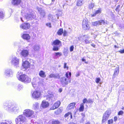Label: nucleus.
I'll list each match as a JSON object with an SVG mask.
<instances>
[{"instance_id":"35","label":"nucleus","mask_w":124,"mask_h":124,"mask_svg":"<svg viewBox=\"0 0 124 124\" xmlns=\"http://www.w3.org/2000/svg\"><path fill=\"white\" fill-rule=\"evenodd\" d=\"M83 0H78L77 2V5L78 6H80L83 4L82 2Z\"/></svg>"},{"instance_id":"19","label":"nucleus","mask_w":124,"mask_h":124,"mask_svg":"<svg viewBox=\"0 0 124 124\" xmlns=\"http://www.w3.org/2000/svg\"><path fill=\"white\" fill-rule=\"evenodd\" d=\"M119 72V68L116 67L114 73L113 75V78H115L118 75Z\"/></svg>"},{"instance_id":"8","label":"nucleus","mask_w":124,"mask_h":124,"mask_svg":"<svg viewBox=\"0 0 124 124\" xmlns=\"http://www.w3.org/2000/svg\"><path fill=\"white\" fill-rule=\"evenodd\" d=\"M108 23L106 21L101 20L95 22H92V25L94 26H96L99 25L108 24Z\"/></svg>"},{"instance_id":"15","label":"nucleus","mask_w":124,"mask_h":124,"mask_svg":"<svg viewBox=\"0 0 124 124\" xmlns=\"http://www.w3.org/2000/svg\"><path fill=\"white\" fill-rule=\"evenodd\" d=\"M68 80L66 77H63L61 78L60 79L61 82L63 85L65 86L68 84Z\"/></svg>"},{"instance_id":"39","label":"nucleus","mask_w":124,"mask_h":124,"mask_svg":"<svg viewBox=\"0 0 124 124\" xmlns=\"http://www.w3.org/2000/svg\"><path fill=\"white\" fill-rule=\"evenodd\" d=\"M34 49L35 51H37L39 49V45H36L34 47Z\"/></svg>"},{"instance_id":"58","label":"nucleus","mask_w":124,"mask_h":124,"mask_svg":"<svg viewBox=\"0 0 124 124\" xmlns=\"http://www.w3.org/2000/svg\"><path fill=\"white\" fill-rule=\"evenodd\" d=\"M117 117L116 116H115L114 117V121H116L117 120Z\"/></svg>"},{"instance_id":"46","label":"nucleus","mask_w":124,"mask_h":124,"mask_svg":"<svg viewBox=\"0 0 124 124\" xmlns=\"http://www.w3.org/2000/svg\"><path fill=\"white\" fill-rule=\"evenodd\" d=\"M83 103L85 104L86 103H88V100H87L86 98H85L84 99L83 101Z\"/></svg>"},{"instance_id":"61","label":"nucleus","mask_w":124,"mask_h":124,"mask_svg":"<svg viewBox=\"0 0 124 124\" xmlns=\"http://www.w3.org/2000/svg\"><path fill=\"white\" fill-rule=\"evenodd\" d=\"M91 45L92 46L95 47V45L93 43L92 44H91Z\"/></svg>"},{"instance_id":"28","label":"nucleus","mask_w":124,"mask_h":124,"mask_svg":"<svg viewBox=\"0 0 124 124\" xmlns=\"http://www.w3.org/2000/svg\"><path fill=\"white\" fill-rule=\"evenodd\" d=\"M22 38L27 40H29L30 38V36L28 34H23L22 36Z\"/></svg>"},{"instance_id":"33","label":"nucleus","mask_w":124,"mask_h":124,"mask_svg":"<svg viewBox=\"0 0 124 124\" xmlns=\"http://www.w3.org/2000/svg\"><path fill=\"white\" fill-rule=\"evenodd\" d=\"M4 13L2 11H0V20H2L4 17Z\"/></svg>"},{"instance_id":"6","label":"nucleus","mask_w":124,"mask_h":124,"mask_svg":"<svg viewBox=\"0 0 124 124\" xmlns=\"http://www.w3.org/2000/svg\"><path fill=\"white\" fill-rule=\"evenodd\" d=\"M12 64L15 66L18 65L19 63V59L15 56H12L11 58Z\"/></svg>"},{"instance_id":"31","label":"nucleus","mask_w":124,"mask_h":124,"mask_svg":"<svg viewBox=\"0 0 124 124\" xmlns=\"http://www.w3.org/2000/svg\"><path fill=\"white\" fill-rule=\"evenodd\" d=\"M53 55L55 56L54 58H55L56 57H57L62 55V54L61 52H60L55 53L53 54Z\"/></svg>"},{"instance_id":"17","label":"nucleus","mask_w":124,"mask_h":124,"mask_svg":"<svg viewBox=\"0 0 124 124\" xmlns=\"http://www.w3.org/2000/svg\"><path fill=\"white\" fill-rule=\"evenodd\" d=\"M90 37L87 35H84L83 38L84 41L86 44H88L91 43V41L89 40Z\"/></svg>"},{"instance_id":"57","label":"nucleus","mask_w":124,"mask_h":124,"mask_svg":"<svg viewBox=\"0 0 124 124\" xmlns=\"http://www.w3.org/2000/svg\"><path fill=\"white\" fill-rule=\"evenodd\" d=\"M88 103H91L92 102V101L91 99H89L88 100Z\"/></svg>"},{"instance_id":"7","label":"nucleus","mask_w":124,"mask_h":124,"mask_svg":"<svg viewBox=\"0 0 124 124\" xmlns=\"http://www.w3.org/2000/svg\"><path fill=\"white\" fill-rule=\"evenodd\" d=\"M82 27L84 30H88L90 28L89 23L87 21L85 20H84L82 23Z\"/></svg>"},{"instance_id":"10","label":"nucleus","mask_w":124,"mask_h":124,"mask_svg":"<svg viewBox=\"0 0 124 124\" xmlns=\"http://www.w3.org/2000/svg\"><path fill=\"white\" fill-rule=\"evenodd\" d=\"M27 59H24L23 58L22 67L25 69L24 70L29 68L30 67V63L27 61Z\"/></svg>"},{"instance_id":"21","label":"nucleus","mask_w":124,"mask_h":124,"mask_svg":"<svg viewBox=\"0 0 124 124\" xmlns=\"http://www.w3.org/2000/svg\"><path fill=\"white\" fill-rule=\"evenodd\" d=\"M39 108V104L38 102H35L33 105V108L36 110H38Z\"/></svg>"},{"instance_id":"42","label":"nucleus","mask_w":124,"mask_h":124,"mask_svg":"<svg viewBox=\"0 0 124 124\" xmlns=\"http://www.w3.org/2000/svg\"><path fill=\"white\" fill-rule=\"evenodd\" d=\"M32 85L34 88L38 86V84L35 82H32Z\"/></svg>"},{"instance_id":"64","label":"nucleus","mask_w":124,"mask_h":124,"mask_svg":"<svg viewBox=\"0 0 124 124\" xmlns=\"http://www.w3.org/2000/svg\"><path fill=\"white\" fill-rule=\"evenodd\" d=\"M68 124H77L74 123L73 122H71L69 123Z\"/></svg>"},{"instance_id":"37","label":"nucleus","mask_w":124,"mask_h":124,"mask_svg":"<svg viewBox=\"0 0 124 124\" xmlns=\"http://www.w3.org/2000/svg\"><path fill=\"white\" fill-rule=\"evenodd\" d=\"M63 33V30L62 29H60L57 32V34L59 35H62Z\"/></svg>"},{"instance_id":"9","label":"nucleus","mask_w":124,"mask_h":124,"mask_svg":"<svg viewBox=\"0 0 124 124\" xmlns=\"http://www.w3.org/2000/svg\"><path fill=\"white\" fill-rule=\"evenodd\" d=\"M110 114V111L109 110H107L105 112L103 116L102 123H104L108 119Z\"/></svg>"},{"instance_id":"27","label":"nucleus","mask_w":124,"mask_h":124,"mask_svg":"<svg viewBox=\"0 0 124 124\" xmlns=\"http://www.w3.org/2000/svg\"><path fill=\"white\" fill-rule=\"evenodd\" d=\"M0 124H13V123L10 120H5L3 122H0Z\"/></svg>"},{"instance_id":"55","label":"nucleus","mask_w":124,"mask_h":124,"mask_svg":"<svg viewBox=\"0 0 124 124\" xmlns=\"http://www.w3.org/2000/svg\"><path fill=\"white\" fill-rule=\"evenodd\" d=\"M84 120V117H82L80 121L81 123H83Z\"/></svg>"},{"instance_id":"53","label":"nucleus","mask_w":124,"mask_h":124,"mask_svg":"<svg viewBox=\"0 0 124 124\" xmlns=\"http://www.w3.org/2000/svg\"><path fill=\"white\" fill-rule=\"evenodd\" d=\"M46 25L50 28L51 27V24L50 23H47L46 24Z\"/></svg>"},{"instance_id":"20","label":"nucleus","mask_w":124,"mask_h":124,"mask_svg":"<svg viewBox=\"0 0 124 124\" xmlns=\"http://www.w3.org/2000/svg\"><path fill=\"white\" fill-rule=\"evenodd\" d=\"M50 78H55L59 79L60 78V76L59 74H52L49 75Z\"/></svg>"},{"instance_id":"48","label":"nucleus","mask_w":124,"mask_h":124,"mask_svg":"<svg viewBox=\"0 0 124 124\" xmlns=\"http://www.w3.org/2000/svg\"><path fill=\"white\" fill-rule=\"evenodd\" d=\"M113 123V120L112 119H110L108 121V124H112Z\"/></svg>"},{"instance_id":"18","label":"nucleus","mask_w":124,"mask_h":124,"mask_svg":"<svg viewBox=\"0 0 124 124\" xmlns=\"http://www.w3.org/2000/svg\"><path fill=\"white\" fill-rule=\"evenodd\" d=\"M37 9L38 11L39 12L41 16L44 17L45 15V12L44 10H42L41 8H39L38 7L37 8Z\"/></svg>"},{"instance_id":"16","label":"nucleus","mask_w":124,"mask_h":124,"mask_svg":"<svg viewBox=\"0 0 124 124\" xmlns=\"http://www.w3.org/2000/svg\"><path fill=\"white\" fill-rule=\"evenodd\" d=\"M61 104L60 102L58 101L56 102L50 108L51 110H54L57 108Z\"/></svg>"},{"instance_id":"14","label":"nucleus","mask_w":124,"mask_h":124,"mask_svg":"<svg viewBox=\"0 0 124 124\" xmlns=\"http://www.w3.org/2000/svg\"><path fill=\"white\" fill-rule=\"evenodd\" d=\"M30 24L28 23H24L21 24L20 27L22 29L27 30L30 28Z\"/></svg>"},{"instance_id":"1","label":"nucleus","mask_w":124,"mask_h":124,"mask_svg":"<svg viewBox=\"0 0 124 124\" xmlns=\"http://www.w3.org/2000/svg\"><path fill=\"white\" fill-rule=\"evenodd\" d=\"M4 108L10 112L13 111L15 113L19 111V108L18 106L16 105H13L12 103L6 102L4 103Z\"/></svg>"},{"instance_id":"32","label":"nucleus","mask_w":124,"mask_h":124,"mask_svg":"<svg viewBox=\"0 0 124 124\" xmlns=\"http://www.w3.org/2000/svg\"><path fill=\"white\" fill-rule=\"evenodd\" d=\"M70 115V117L71 119H72V113L70 112H69L68 113H66L64 116V117L65 118H66L67 117Z\"/></svg>"},{"instance_id":"3","label":"nucleus","mask_w":124,"mask_h":124,"mask_svg":"<svg viewBox=\"0 0 124 124\" xmlns=\"http://www.w3.org/2000/svg\"><path fill=\"white\" fill-rule=\"evenodd\" d=\"M34 113V112L33 111L28 109L24 110L23 112L24 115L29 119L32 117Z\"/></svg>"},{"instance_id":"45","label":"nucleus","mask_w":124,"mask_h":124,"mask_svg":"<svg viewBox=\"0 0 124 124\" xmlns=\"http://www.w3.org/2000/svg\"><path fill=\"white\" fill-rule=\"evenodd\" d=\"M59 122L58 121H55L53 122L52 124H59Z\"/></svg>"},{"instance_id":"54","label":"nucleus","mask_w":124,"mask_h":124,"mask_svg":"<svg viewBox=\"0 0 124 124\" xmlns=\"http://www.w3.org/2000/svg\"><path fill=\"white\" fill-rule=\"evenodd\" d=\"M67 64V63H64V68L65 69L67 68V69H68V67L66 66Z\"/></svg>"},{"instance_id":"47","label":"nucleus","mask_w":124,"mask_h":124,"mask_svg":"<svg viewBox=\"0 0 124 124\" xmlns=\"http://www.w3.org/2000/svg\"><path fill=\"white\" fill-rule=\"evenodd\" d=\"M101 79L99 78H97L96 79L95 82L97 83H98L100 81Z\"/></svg>"},{"instance_id":"26","label":"nucleus","mask_w":124,"mask_h":124,"mask_svg":"<svg viewBox=\"0 0 124 124\" xmlns=\"http://www.w3.org/2000/svg\"><path fill=\"white\" fill-rule=\"evenodd\" d=\"M61 43V42L58 40H56L54 41L52 43V46H57Z\"/></svg>"},{"instance_id":"43","label":"nucleus","mask_w":124,"mask_h":124,"mask_svg":"<svg viewBox=\"0 0 124 124\" xmlns=\"http://www.w3.org/2000/svg\"><path fill=\"white\" fill-rule=\"evenodd\" d=\"M22 87L23 86L19 84L18 85L17 89L18 90H19L21 89Z\"/></svg>"},{"instance_id":"36","label":"nucleus","mask_w":124,"mask_h":124,"mask_svg":"<svg viewBox=\"0 0 124 124\" xmlns=\"http://www.w3.org/2000/svg\"><path fill=\"white\" fill-rule=\"evenodd\" d=\"M84 109V104L82 103L80 105L79 108V111L81 112H82L83 111Z\"/></svg>"},{"instance_id":"11","label":"nucleus","mask_w":124,"mask_h":124,"mask_svg":"<svg viewBox=\"0 0 124 124\" xmlns=\"http://www.w3.org/2000/svg\"><path fill=\"white\" fill-rule=\"evenodd\" d=\"M29 53V51L28 50H22L20 53V54L23 58L25 59H27L26 58L28 56Z\"/></svg>"},{"instance_id":"34","label":"nucleus","mask_w":124,"mask_h":124,"mask_svg":"<svg viewBox=\"0 0 124 124\" xmlns=\"http://www.w3.org/2000/svg\"><path fill=\"white\" fill-rule=\"evenodd\" d=\"M25 79V81H24V83H29L31 81V79L29 77L27 76L26 78Z\"/></svg>"},{"instance_id":"59","label":"nucleus","mask_w":124,"mask_h":124,"mask_svg":"<svg viewBox=\"0 0 124 124\" xmlns=\"http://www.w3.org/2000/svg\"><path fill=\"white\" fill-rule=\"evenodd\" d=\"M62 88H60L59 89L58 91L60 93H61L62 92Z\"/></svg>"},{"instance_id":"5","label":"nucleus","mask_w":124,"mask_h":124,"mask_svg":"<svg viewBox=\"0 0 124 124\" xmlns=\"http://www.w3.org/2000/svg\"><path fill=\"white\" fill-rule=\"evenodd\" d=\"M27 76L24 74H22V73L21 72H18L17 75V77L19 80L24 82Z\"/></svg>"},{"instance_id":"30","label":"nucleus","mask_w":124,"mask_h":124,"mask_svg":"<svg viewBox=\"0 0 124 124\" xmlns=\"http://www.w3.org/2000/svg\"><path fill=\"white\" fill-rule=\"evenodd\" d=\"M48 98H47V100H51L52 101H54V98L53 94H51L49 95L48 96Z\"/></svg>"},{"instance_id":"56","label":"nucleus","mask_w":124,"mask_h":124,"mask_svg":"<svg viewBox=\"0 0 124 124\" xmlns=\"http://www.w3.org/2000/svg\"><path fill=\"white\" fill-rule=\"evenodd\" d=\"M119 52L122 53H124V49L121 50L119 51Z\"/></svg>"},{"instance_id":"40","label":"nucleus","mask_w":124,"mask_h":124,"mask_svg":"<svg viewBox=\"0 0 124 124\" xmlns=\"http://www.w3.org/2000/svg\"><path fill=\"white\" fill-rule=\"evenodd\" d=\"M53 50L54 51H57L59 50L58 47L55 46H53Z\"/></svg>"},{"instance_id":"24","label":"nucleus","mask_w":124,"mask_h":124,"mask_svg":"<svg viewBox=\"0 0 124 124\" xmlns=\"http://www.w3.org/2000/svg\"><path fill=\"white\" fill-rule=\"evenodd\" d=\"M21 2V0H13L12 1V3L13 5H17L19 4Z\"/></svg>"},{"instance_id":"41","label":"nucleus","mask_w":124,"mask_h":124,"mask_svg":"<svg viewBox=\"0 0 124 124\" xmlns=\"http://www.w3.org/2000/svg\"><path fill=\"white\" fill-rule=\"evenodd\" d=\"M62 110L60 109H58L56 111H55V113L56 114H59L62 112Z\"/></svg>"},{"instance_id":"29","label":"nucleus","mask_w":124,"mask_h":124,"mask_svg":"<svg viewBox=\"0 0 124 124\" xmlns=\"http://www.w3.org/2000/svg\"><path fill=\"white\" fill-rule=\"evenodd\" d=\"M39 75L40 77L42 78H45L46 77L45 72L42 70L40 71L39 73Z\"/></svg>"},{"instance_id":"51","label":"nucleus","mask_w":124,"mask_h":124,"mask_svg":"<svg viewBox=\"0 0 124 124\" xmlns=\"http://www.w3.org/2000/svg\"><path fill=\"white\" fill-rule=\"evenodd\" d=\"M68 72H67L65 74V76L67 78H66L68 79L69 78V76L68 73Z\"/></svg>"},{"instance_id":"38","label":"nucleus","mask_w":124,"mask_h":124,"mask_svg":"<svg viewBox=\"0 0 124 124\" xmlns=\"http://www.w3.org/2000/svg\"><path fill=\"white\" fill-rule=\"evenodd\" d=\"M94 4L93 3H91L89 5V8L90 9H93L94 6Z\"/></svg>"},{"instance_id":"23","label":"nucleus","mask_w":124,"mask_h":124,"mask_svg":"<svg viewBox=\"0 0 124 124\" xmlns=\"http://www.w3.org/2000/svg\"><path fill=\"white\" fill-rule=\"evenodd\" d=\"M101 10L100 8H99L98 10L95 11V12L93 13V14H91V16L92 17H93L96 16L98 14H100L101 13Z\"/></svg>"},{"instance_id":"63","label":"nucleus","mask_w":124,"mask_h":124,"mask_svg":"<svg viewBox=\"0 0 124 124\" xmlns=\"http://www.w3.org/2000/svg\"><path fill=\"white\" fill-rule=\"evenodd\" d=\"M80 75V74L79 73H78L76 75L77 77H78Z\"/></svg>"},{"instance_id":"50","label":"nucleus","mask_w":124,"mask_h":124,"mask_svg":"<svg viewBox=\"0 0 124 124\" xmlns=\"http://www.w3.org/2000/svg\"><path fill=\"white\" fill-rule=\"evenodd\" d=\"M74 47L73 46H71L70 48V52L73 51V50Z\"/></svg>"},{"instance_id":"13","label":"nucleus","mask_w":124,"mask_h":124,"mask_svg":"<svg viewBox=\"0 0 124 124\" xmlns=\"http://www.w3.org/2000/svg\"><path fill=\"white\" fill-rule=\"evenodd\" d=\"M13 71L11 69H5L4 71L5 75L8 77L11 76L12 75Z\"/></svg>"},{"instance_id":"49","label":"nucleus","mask_w":124,"mask_h":124,"mask_svg":"<svg viewBox=\"0 0 124 124\" xmlns=\"http://www.w3.org/2000/svg\"><path fill=\"white\" fill-rule=\"evenodd\" d=\"M124 113L122 111H119L118 114V115H122Z\"/></svg>"},{"instance_id":"25","label":"nucleus","mask_w":124,"mask_h":124,"mask_svg":"<svg viewBox=\"0 0 124 124\" xmlns=\"http://www.w3.org/2000/svg\"><path fill=\"white\" fill-rule=\"evenodd\" d=\"M76 104L74 103H72L70 104L67 106V108L68 109H70L74 108Z\"/></svg>"},{"instance_id":"2","label":"nucleus","mask_w":124,"mask_h":124,"mask_svg":"<svg viewBox=\"0 0 124 124\" xmlns=\"http://www.w3.org/2000/svg\"><path fill=\"white\" fill-rule=\"evenodd\" d=\"M26 120V119L24 115H20L15 119L16 124H24Z\"/></svg>"},{"instance_id":"60","label":"nucleus","mask_w":124,"mask_h":124,"mask_svg":"<svg viewBox=\"0 0 124 124\" xmlns=\"http://www.w3.org/2000/svg\"><path fill=\"white\" fill-rule=\"evenodd\" d=\"M81 115L82 116H83V117H85V114L84 113H82L81 114Z\"/></svg>"},{"instance_id":"4","label":"nucleus","mask_w":124,"mask_h":124,"mask_svg":"<svg viewBox=\"0 0 124 124\" xmlns=\"http://www.w3.org/2000/svg\"><path fill=\"white\" fill-rule=\"evenodd\" d=\"M41 95V92L39 90L35 91L31 94L32 98L37 100L40 98Z\"/></svg>"},{"instance_id":"12","label":"nucleus","mask_w":124,"mask_h":124,"mask_svg":"<svg viewBox=\"0 0 124 124\" xmlns=\"http://www.w3.org/2000/svg\"><path fill=\"white\" fill-rule=\"evenodd\" d=\"M25 18L27 20H31L35 17V16L33 15L32 12H29V13H27L24 15Z\"/></svg>"},{"instance_id":"52","label":"nucleus","mask_w":124,"mask_h":124,"mask_svg":"<svg viewBox=\"0 0 124 124\" xmlns=\"http://www.w3.org/2000/svg\"><path fill=\"white\" fill-rule=\"evenodd\" d=\"M63 35L64 36H66V34H67V32L65 30H64L63 32Z\"/></svg>"},{"instance_id":"22","label":"nucleus","mask_w":124,"mask_h":124,"mask_svg":"<svg viewBox=\"0 0 124 124\" xmlns=\"http://www.w3.org/2000/svg\"><path fill=\"white\" fill-rule=\"evenodd\" d=\"M49 106V104L47 102L43 101L42 103L41 106L43 108L47 107Z\"/></svg>"},{"instance_id":"44","label":"nucleus","mask_w":124,"mask_h":124,"mask_svg":"<svg viewBox=\"0 0 124 124\" xmlns=\"http://www.w3.org/2000/svg\"><path fill=\"white\" fill-rule=\"evenodd\" d=\"M48 19L50 20H52L53 19V16L52 15L50 14L48 16Z\"/></svg>"},{"instance_id":"62","label":"nucleus","mask_w":124,"mask_h":124,"mask_svg":"<svg viewBox=\"0 0 124 124\" xmlns=\"http://www.w3.org/2000/svg\"><path fill=\"white\" fill-rule=\"evenodd\" d=\"M71 73L70 72H69V73L68 74V75H69V77L70 78L71 77Z\"/></svg>"}]
</instances>
